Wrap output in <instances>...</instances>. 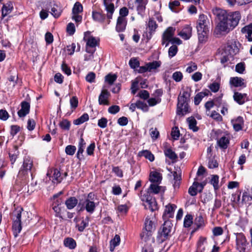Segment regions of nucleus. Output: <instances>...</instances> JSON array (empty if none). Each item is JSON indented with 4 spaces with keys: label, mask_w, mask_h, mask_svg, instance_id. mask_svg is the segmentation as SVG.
Returning <instances> with one entry per match:
<instances>
[{
    "label": "nucleus",
    "mask_w": 252,
    "mask_h": 252,
    "mask_svg": "<svg viewBox=\"0 0 252 252\" xmlns=\"http://www.w3.org/2000/svg\"><path fill=\"white\" fill-rule=\"evenodd\" d=\"M213 13L219 21L217 26L220 32H229L239 24L241 18L239 11L228 13L226 10L216 7L213 9Z\"/></svg>",
    "instance_id": "obj_1"
},
{
    "label": "nucleus",
    "mask_w": 252,
    "mask_h": 252,
    "mask_svg": "<svg viewBox=\"0 0 252 252\" xmlns=\"http://www.w3.org/2000/svg\"><path fill=\"white\" fill-rule=\"evenodd\" d=\"M22 211L23 209L20 208H17L13 212L12 230L15 237H17L22 230L21 217Z\"/></svg>",
    "instance_id": "obj_2"
},
{
    "label": "nucleus",
    "mask_w": 252,
    "mask_h": 252,
    "mask_svg": "<svg viewBox=\"0 0 252 252\" xmlns=\"http://www.w3.org/2000/svg\"><path fill=\"white\" fill-rule=\"evenodd\" d=\"M172 227V224L170 220L165 221L157 236V241L158 243H162L169 239Z\"/></svg>",
    "instance_id": "obj_3"
},
{
    "label": "nucleus",
    "mask_w": 252,
    "mask_h": 252,
    "mask_svg": "<svg viewBox=\"0 0 252 252\" xmlns=\"http://www.w3.org/2000/svg\"><path fill=\"white\" fill-rule=\"evenodd\" d=\"M33 160L29 156L25 157L23 159V164L21 166L18 173V176L19 178H23L27 176L29 173L32 175L33 170Z\"/></svg>",
    "instance_id": "obj_4"
},
{
    "label": "nucleus",
    "mask_w": 252,
    "mask_h": 252,
    "mask_svg": "<svg viewBox=\"0 0 252 252\" xmlns=\"http://www.w3.org/2000/svg\"><path fill=\"white\" fill-rule=\"evenodd\" d=\"M155 230V225L151 218L147 217L145 219L144 227L140 234L141 239H147V238H154L152 234Z\"/></svg>",
    "instance_id": "obj_5"
},
{
    "label": "nucleus",
    "mask_w": 252,
    "mask_h": 252,
    "mask_svg": "<svg viewBox=\"0 0 252 252\" xmlns=\"http://www.w3.org/2000/svg\"><path fill=\"white\" fill-rule=\"evenodd\" d=\"M139 195L146 209H149L152 211L157 209V204L156 201L148 192L143 194V191L141 190Z\"/></svg>",
    "instance_id": "obj_6"
},
{
    "label": "nucleus",
    "mask_w": 252,
    "mask_h": 252,
    "mask_svg": "<svg viewBox=\"0 0 252 252\" xmlns=\"http://www.w3.org/2000/svg\"><path fill=\"white\" fill-rule=\"evenodd\" d=\"M95 196V194L94 193H89L82 204L84 207L83 209H85L88 213L90 214L94 212L97 205L94 200Z\"/></svg>",
    "instance_id": "obj_7"
},
{
    "label": "nucleus",
    "mask_w": 252,
    "mask_h": 252,
    "mask_svg": "<svg viewBox=\"0 0 252 252\" xmlns=\"http://www.w3.org/2000/svg\"><path fill=\"white\" fill-rule=\"evenodd\" d=\"M236 248L239 252H247L246 248L249 243L243 233H236Z\"/></svg>",
    "instance_id": "obj_8"
},
{
    "label": "nucleus",
    "mask_w": 252,
    "mask_h": 252,
    "mask_svg": "<svg viewBox=\"0 0 252 252\" xmlns=\"http://www.w3.org/2000/svg\"><path fill=\"white\" fill-rule=\"evenodd\" d=\"M190 94L188 91H184L182 95L178 97V104L177 110H189V98Z\"/></svg>",
    "instance_id": "obj_9"
},
{
    "label": "nucleus",
    "mask_w": 252,
    "mask_h": 252,
    "mask_svg": "<svg viewBox=\"0 0 252 252\" xmlns=\"http://www.w3.org/2000/svg\"><path fill=\"white\" fill-rule=\"evenodd\" d=\"M209 21L207 16L203 14H200L197 22V31L203 32L204 30H209Z\"/></svg>",
    "instance_id": "obj_10"
},
{
    "label": "nucleus",
    "mask_w": 252,
    "mask_h": 252,
    "mask_svg": "<svg viewBox=\"0 0 252 252\" xmlns=\"http://www.w3.org/2000/svg\"><path fill=\"white\" fill-rule=\"evenodd\" d=\"M175 31V29L172 27H169L165 30L162 35V45H165V47L168 46L169 42L174 34Z\"/></svg>",
    "instance_id": "obj_11"
},
{
    "label": "nucleus",
    "mask_w": 252,
    "mask_h": 252,
    "mask_svg": "<svg viewBox=\"0 0 252 252\" xmlns=\"http://www.w3.org/2000/svg\"><path fill=\"white\" fill-rule=\"evenodd\" d=\"M84 39L87 41L86 52L94 54L95 51L96 46L99 44V41H97L95 38L93 36H91L87 40L84 37Z\"/></svg>",
    "instance_id": "obj_12"
},
{
    "label": "nucleus",
    "mask_w": 252,
    "mask_h": 252,
    "mask_svg": "<svg viewBox=\"0 0 252 252\" xmlns=\"http://www.w3.org/2000/svg\"><path fill=\"white\" fill-rule=\"evenodd\" d=\"M163 150L164 155L173 161H175L178 158L177 154L172 150L170 145L165 142L163 144Z\"/></svg>",
    "instance_id": "obj_13"
},
{
    "label": "nucleus",
    "mask_w": 252,
    "mask_h": 252,
    "mask_svg": "<svg viewBox=\"0 0 252 252\" xmlns=\"http://www.w3.org/2000/svg\"><path fill=\"white\" fill-rule=\"evenodd\" d=\"M103 4L107 12L106 16L108 19L107 24H109L110 19L112 18V16L115 11L114 4L112 2V0H103Z\"/></svg>",
    "instance_id": "obj_14"
},
{
    "label": "nucleus",
    "mask_w": 252,
    "mask_h": 252,
    "mask_svg": "<svg viewBox=\"0 0 252 252\" xmlns=\"http://www.w3.org/2000/svg\"><path fill=\"white\" fill-rule=\"evenodd\" d=\"M74 221L76 223V227L78 231L83 232L85 228L89 225V218L87 217L85 219L80 218H75Z\"/></svg>",
    "instance_id": "obj_15"
},
{
    "label": "nucleus",
    "mask_w": 252,
    "mask_h": 252,
    "mask_svg": "<svg viewBox=\"0 0 252 252\" xmlns=\"http://www.w3.org/2000/svg\"><path fill=\"white\" fill-rule=\"evenodd\" d=\"M47 5L46 8L49 10V7H51V14L54 18H58L61 16L62 13V9L55 2H49L47 3Z\"/></svg>",
    "instance_id": "obj_16"
},
{
    "label": "nucleus",
    "mask_w": 252,
    "mask_h": 252,
    "mask_svg": "<svg viewBox=\"0 0 252 252\" xmlns=\"http://www.w3.org/2000/svg\"><path fill=\"white\" fill-rule=\"evenodd\" d=\"M178 35L184 40L189 39L192 35V27L189 25H186Z\"/></svg>",
    "instance_id": "obj_17"
},
{
    "label": "nucleus",
    "mask_w": 252,
    "mask_h": 252,
    "mask_svg": "<svg viewBox=\"0 0 252 252\" xmlns=\"http://www.w3.org/2000/svg\"><path fill=\"white\" fill-rule=\"evenodd\" d=\"M127 21L125 18L118 17L117 20L116 31L118 32H124L126 28Z\"/></svg>",
    "instance_id": "obj_18"
},
{
    "label": "nucleus",
    "mask_w": 252,
    "mask_h": 252,
    "mask_svg": "<svg viewBox=\"0 0 252 252\" xmlns=\"http://www.w3.org/2000/svg\"><path fill=\"white\" fill-rule=\"evenodd\" d=\"M135 3L137 4L136 10L138 14L143 15L145 11L148 0H135Z\"/></svg>",
    "instance_id": "obj_19"
},
{
    "label": "nucleus",
    "mask_w": 252,
    "mask_h": 252,
    "mask_svg": "<svg viewBox=\"0 0 252 252\" xmlns=\"http://www.w3.org/2000/svg\"><path fill=\"white\" fill-rule=\"evenodd\" d=\"M145 241V244L142 248V252H153V246L155 240L154 238H147V239H142Z\"/></svg>",
    "instance_id": "obj_20"
},
{
    "label": "nucleus",
    "mask_w": 252,
    "mask_h": 252,
    "mask_svg": "<svg viewBox=\"0 0 252 252\" xmlns=\"http://www.w3.org/2000/svg\"><path fill=\"white\" fill-rule=\"evenodd\" d=\"M109 95L110 94L107 90H102L98 97L99 103L100 104L108 105L109 103L108 98Z\"/></svg>",
    "instance_id": "obj_21"
},
{
    "label": "nucleus",
    "mask_w": 252,
    "mask_h": 252,
    "mask_svg": "<svg viewBox=\"0 0 252 252\" xmlns=\"http://www.w3.org/2000/svg\"><path fill=\"white\" fill-rule=\"evenodd\" d=\"M244 80L241 77H233L230 79V84L235 87H246V84L244 83Z\"/></svg>",
    "instance_id": "obj_22"
},
{
    "label": "nucleus",
    "mask_w": 252,
    "mask_h": 252,
    "mask_svg": "<svg viewBox=\"0 0 252 252\" xmlns=\"http://www.w3.org/2000/svg\"><path fill=\"white\" fill-rule=\"evenodd\" d=\"M13 9V3L8 1L7 3L3 4L1 8V16L2 18L5 17L10 13Z\"/></svg>",
    "instance_id": "obj_23"
},
{
    "label": "nucleus",
    "mask_w": 252,
    "mask_h": 252,
    "mask_svg": "<svg viewBox=\"0 0 252 252\" xmlns=\"http://www.w3.org/2000/svg\"><path fill=\"white\" fill-rule=\"evenodd\" d=\"M92 18L93 20L97 22L103 23L106 19V15L102 11H93Z\"/></svg>",
    "instance_id": "obj_24"
},
{
    "label": "nucleus",
    "mask_w": 252,
    "mask_h": 252,
    "mask_svg": "<svg viewBox=\"0 0 252 252\" xmlns=\"http://www.w3.org/2000/svg\"><path fill=\"white\" fill-rule=\"evenodd\" d=\"M176 207V206L174 204H169L166 205L164 210L163 218H173L174 216V212Z\"/></svg>",
    "instance_id": "obj_25"
},
{
    "label": "nucleus",
    "mask_w": 252,
    "mask_h": 252,
    "mask_svg": "<svg viewBox=\"0 0 252 252\" xmlns=\"http://www.w3.org/2000/svg\"><path fill=\"white\" fill-rule=\"evenodd\" d=\"M162 175L157 171H152L151 172L149 180L153 183L159 184L162 180Z\"/></svg>",
    "instance_id": "obj_26"
},
{
    "label": "nucleus",
    "mask_w": 252,
    "mask_h": 252,
    "mask_svg": "<svg viewBox=\"0 0 252 252\" xmlns=\"http://www.w3.org/2000/svg\"><path fill=\"white\" fill-rule=\"evenodd\" d=\"M234 99L239 104H243L247 100V94L235 92L233 95Z\"/></svg>",
    "instance_id": "obj_27"
},
{
    "label": "nucleus",
    "mask_w": 252,
    "mask_h": 252,
    "mask_svg": "<svg viewBox=\"0 0 252 252\" xmlns=\"http://www.w3.org/2000/svg\"><path fill=\"white\" fill-rule=\"evenodd\" d=\"M226 50L228 51V54L231 56L235 55L239 51V49L237 46V42L236 41H234V43H231L230 45H228Z\"/></svg>",
    "instance_id": "obj_28"
},
{
    "label": "nucleus",
    "mask_w": 252,
    "mask_h": 252,
    "mask_svg": "<svg viewBox=\"0 0 252 252\" xmlns=\"http://www.w3.org/2000/svg\"><path fill=\"white\" fill-rule=\"evenodd\" d=\"M63 245L70 250L74 249L77 246L76 241L71 237L65 238L63 240Z\"/></svg>",
    "instance_id": "obj_29"
},
{
    "label": "nucleus",
    "mask_w": 252,
    "mask_h": 252,
    "mask_svg": "<svg viewBox=\"0 0 252 252\" xmlns=\"http://www.w3.org/2000/svg\"><path fill=\"white\" fill-rule=\"evenodd\" d=\"M157 184H152L148 189L151 192L155 194H157L160 192H163L165 190V187L159 186Z\"/></svg>",
    "instance_id": "obj_30"
},
{
    "label": "nucleus",
    "mask_w": 252,
    "mask_h": 252,
    "mask_svg": "<svg viewBox=\"0 0 252 252\" xmlns=\"http://www.w3.org/2000/svg\"><path fill=\"white\" fill-rule=\"evenodd\" d=\"M187 121L190 129H191L193 132H196L198 130L199 128L196 126V120L193 117L188 118Z\"/></svg>",
    "instance_id": "obj_31"
},
{
    "label": "nucleus",
    "mask_w": 252,
    "mask_h": 252,
    "mask_svg": "<svg viewBox=\"0 0 252 252\" xmlns=\"http://www.w3.org/2000/svg\"><path fill=\"white\" fill-rule=\"evenodd\" d=\"M209 183L213 186L215 190H217L220 189L219 176L218 175H212Z\"/></svg>",
    "instance_id": "obj_32"
},
{
    "label": "nucleus",
    "mask_w": 252,
    "mask_h": 252,
    "mask_svg": "<svg viewBox=\"0 0 252 252\" xmlns=\"http://www.w3.org/2000/svg\"><path fill=\"white\" fill-rule=\"evenodd\" d=\"M121 241L120 237L119 235H115L113 239L110 241V251L113 252L116 247L119 245Z\"/></svg>",
    "instance_id": "obj_33"
},
{
    "label": "nucleus",
    "mask_w": 252,
    "mask_h": 252,
    "mask_svg": "<svg viewBox=\"0 0 252 252\" xmlns=\"http://www.w3.org/2000/svg\"><path fill=\"white\" fill-rule=\"evenodd\" d=\"M241 32L243 33H247L248 35L246 36V37L248 38V41H252V24L243 27L241 30Z\"/></svg>",
    "instance_id": "obj_34"
},
{
    "label": "nucleus",
    "mask_w": 252,
    "mask_h": 252,
    "mask_svg": "<svg viewBox=\"0 0 252 252\" xmlns=\"http://www.w3.org/2000/svg\"><path fill=\"white\" fill-rule=\"evenodd\" d=\"M78 203V200L75 197H70L65 202V204L68 209L74 208Z\"/></svg>",
    "instance_id": "obj_35"
},
{
    "label": "nucleus",
    "mask_w": 252,
    "mask_h": 252,
    "mask_svg": "<svg viewBox=\"0 0 252 252\" xmlns=\"http://www.w3.org/2000/svg\"><path fill=\"white\" fill-rule=\"evenodd\" d=\"M208 32L209 30H204L203 32H197L198 41L200 43H204L207 41Z\"/></svg>",
    "instance_id": "obj_36"
},
{
    "label": "nucleus",
    "mask_w": 252,
    "mask_h": 252,
    "mask_svg": "<svg viewBox=\"0 0 252 252\" xmlns=\"http://www.w3.org/2000/svg\"><path fill=\"white\" fill-rule=\"evenodd\" d=\"M217 143L220 148L225 149L227 148L229 140L227 137L224 136L218 140Z\"/></svg>",
    "instance_id": "obj_37"
},
{
    "label": "nucleus",
    "mask_w": 252,
    "mask_h": 252,
    "mask_svg": "<svg viewBox=\"0 0 252 252\" xmlns=\"http://www.w3.org/2000/svg\"><path fill=\"white\" fill-rule=\"evenodd\" d=\"M139 155L141 157H144L148 159L150 161H153L155 159L154 155L149 151L143 150L139 153Z\"/></svg>",
    "instance_id": "obj_38"
},
{
    "label": "nucleus",
    "mask_w": 252,
    "mask_h": 252,
    "mask_svg": "<svg viewBox=\"0 0 252 252\" xmlns=\"http://www.w3.org/2000/svg\"><path fill=\"white\" fill-rule=\"evenodd\" d=\"M180 5V2L178 0L170 1L169 2V8L173 12L178 13L180 10L177 7Z\"/></svg>",
    "instance_id": "obj_39"
},
{
    "label": "nucleus",
    "mask_w": 252,
    "mask_h": 252,
    "mask_svg": "<svg viewBox=\"0 0 252 252\" xmlns=\"http://www.w3.org/2000/svg\"><path fill=\"white\" fill-rule=\"evenodd\" d=\"M161 63L160 61H154L152 62H149L147 63L148 65L149 72L152 71L154 69H157L160 66Z\"/></svg>",
    "instance_id": "obj_40"
},
{
    "label": "nucleus",
    "mask_w": 252,
    "mask_h": 252,
    "mask_svg": "<svg viewBox=\"0 0 252 252\" xmlns=\"http://www.w3.org/2000/svg\"><path fill=\"white\" fill-rule=\"evenodd\" d=\"M194 223L197 226L196 229L194 231L203 227L204 226V221L202 216L201 215L197 216L194 219Z\"/></svg>",
    "instance_id": "obj_41"
},
{
    "label": "nucleus",
    "mask_w": 252,
    "mask_h": 252,
    "mask_svg": "<svg viewBox=\"0 0 252 252\" xmlns=\"http://www.w3.org/2000/svg\"><path fill=\"white\" fill-rule=\"evenodd\" d=\"M83 7L80 2H76L72 9V14H79L83 12Z\"/></svg>",
    "instance_id": "obj_42"
},
{
    "label": "nucleus",
    "mask_w": 252,
    "mask_h": 252,
    "mask_svg": "<svg viewBox=\"0 0 252 252\" xmlns=\"http://www.w3.org/2000/svg\"><path fill=\"white\" fill-rule=\"evenodd\" d=\"M63 177L61 176V172L57 169H55L54 171L53 180L55 183L57 184L61 182Z\"/></svg>",
    "instance_id": "obj_43"
},
{
    "label": "nucleus",
    "mask_w": 252,
    "mask_h": 252,
    "mask_svg": "<svg viewBox=\"0 0 252 252\" xmlns=\"http://www.w3.org/2000/svg\"><path fill=\"white\" fill-rule=\"evenodd\" d=\"M207 112V115L208 116H209L210 117H211L214 120L220 122L222 121V118L221 116L218 113L217 111H206Z\"/></svg>",
    "instance_id": "obj_44"
},
{
    "label": "nucleus",
    "mask_w": 252,
    "mask_h": 252,
    "mask_svg": "<svg viewBox=\"0 0 252 252\" xmlns=\"http://www.w3.org/2000/svg\"><path fill=\"white\" fill-rule=\"evenodd\" d=\"M89 115L87 113H84L79 118L74 121V124L75 125H80L89 120Z\"/></svg>",
    "instance_id": "obj_45"
},
{
    "label": "nucleus",
    "mask_w": 252,
    "mask_h": 252,
    "mask_svg": "<svg viewBox=\"0 0 252 252\" xmlns=\"http://www.w3.org/2000/svg\"><path fill=\"white\" fill-rule=\"evenodd\" d=\"M193 223V217L190 214L185 216L184 220V226L185 227H189Z\"/></svg>",
    "instance_id": "obj_46"
},
{
    "label": "nucleus",
    "mask_w": 252,
    "mask_h": 252,
    "mask_svg": "<svg viewBox=\"0 0 252 252\" xmlns=\"http://www.w3.org/2000/svg\"><path fill=\"white\" fill-rule=\"evenodd\" d=\"M117 76L115 74L109 73L105 77V81L107 82L109 85H112L116 80Z\"/></svg>",
    "instance_id": "obj_47"
},
{
    "label": "nucleus",
    "mask_w": 252,
    "mask_h": 252,
    "mask_svg": "<svg viewBox=\"0 0 252 252\" xmlns=\"http://www.w3.org/2000/svg\"><path fill=\"white\" fill-rule=\"evenodd\" d=\"M85 145L86 142L82 138H81L79 140L78 150L77 153V157L78 158H80V155L83 154Z\"/></svg>",
    "instance_id": "obj_48"
},
{
    "label": "nucleus",
    "mask_w": 252,
    "mask_h": 252,
    "mask_svg": "<svg viewBox=\"0 0 252 252\" xmlns=\"http://www.w3.org/2000/svg\"><path fill=\"white\" fill-rule=\"evenodd\" d=\"M148 25L150 31L152 32H155L156 29L158 28V24L153 18L149 19Z\"/></svg>",
    "instance_id": "obj_49"
},
{
    "label": "nucleus",
    "mask_w": 252,
    "mask_h": 252,
    "mask_svg": "<svg viewBox=\"0 0 252 252\" xmlns=\"http://www.w3.org/2000/svg\"><path fill=\"white\" fill-rule=\"evenodd\" d=\"M129 65L132 69H136L140 65L139 61L135 58H132L129 61Z\"/></svg>",
    "instance_id": "obj_50"
},
{
    "label": "nucleus",
    "mask_w": 252,
    "mask_h": 252,
    "mask_svg": "<svg viewBox=\"0 0 252 252\" xmlns=\"http://www.w3.org/2000/svg\"><path fill=\"white\" fill-rule=\"evenodd\" d=\"M172 78L176 82H179L183 78V73L181 71H176L173 73Z\"/></svg>",
    "instance_id": "obj_51"
},
{
    "label": "nucleus",
    "mask_w": 252,
    "mask_h": 252,
    "mask_svg": "<svg viewBox=\"0 0 252 252\" xmlns=\"http://www.w3.org/2000/svg\"><path fill=\"white\" fill-rule=\"evenodd\" d=\"M171 135L174 140H177L179 139L180 133L178 127H174L172 128Z\"/></svg>",
    "instance_id": "obj_52"
},
{
    "label": "nucleus",
    "mask_w": 252,
    "mask_h": 252,
    "mask_svg": "<svg viewBox=\"0 0 252 252\" xmlns=\"http://www.w3.org/2000/svg\"><path fill=\"white\" fill-rule=\"evenodd\" d=\"M150 134L152 139L153 140H155L158 138L159 133L157 128L152 127L150 129Z\"/></svg>",
    "instance_id": "obj_53"
},
{
    "label": "nucleus",
    "mask_w": 252,
    "mask_h": 252,
    "mask_svg": "<svg viewBox=\"0 0 252 252\" xmlns=\"http://www.w3.org/2000/svg\"><path fill=\"white\" fill-rule=\"evenodd\" d=\"M245 70V64L244 62L237 63L235 66V71L240 74L244 72Z\"/></svg>",
    "instance_id": "obj_54"
},
{
    "label": "nucleus",
    "mask_w": 252,
    "mask_h": 252,
    "mask_svg": "<svg viewBox=\"0 0 252 252\" xmlns=\"http://www.w3.org/2000/svg\"><path fill=\"white\" fill-rule=\"evenodd\" d=\"M178 52V47L176 45H173L171 46L168 50V56L170 58L175 56Z\"/></svg>",
    "instance_id": "obj_55"
},
{
    "label": "nucleus",
    "mask_w": 252,
    "mask_h": 252,
    "mask_svg": "<svg viewBox=\"0 0 252 252\" xmlns=\"http://www.w3.org/2000/svg\"><path fill=\"white\" fill-rule=\"evenodd\" d=\"M66 32L70 35H72L75 32V27L74 24L72 23H69L67 25Z\"/></svg>",
    "instance_id": "obj_56"
},
{
    "label": "nucleus",
    "mask_w": 252,
    "mask_h": 252,
    "mask_svg": "<svg viewBox=\"0 0 252 252\" xmlns=\"http://www.w3.org/2000/svg\"><path fill=\"white\" fill-rule=\"evenodd\" d=\"M62 70L67 75H70L71 74V70L68 65L64 62H63L62 64Z\"/></svg>",
    "instance_id": "obj_57"
},
{
    "label": "nucleus",
    "mask_w": 252,
    "mask_h": 252,
    "mask_svg": "<svg viewBox=\"0 0 252 252\" xmlns=\"http://www.w3.org/2000/svg\"><path fill=\"white\" fill-rule=\"evenodd\" d=\"M161 101V98H150L147 100L148 105L150 106H153L156 105L157 104L159 103Z\"/></svg>",
    "instance_id": "obj_58"
},
{
    "label": "nucleus",
    "mask_w": 252,
    "mask_h": 252,
    "mask_svg": "<svg viewBox=\"0 0 252 252\" xmlns=\"http://www.w3.org/2000/svg\"><path fill=\"white\" fill-rule=\"evenodd\" d=\"M76 148L75 146L72 145H68L65 148V153L67 155L72 156L74 154Z\"/></svg>",
    "instance_id": "obj_59"
},
{
    "label": "nucleus",
    "mask_w": 252,
    "mask_h": 252,
    "mask_svg": "<svg viewBox=\"0 0 252 252\" xmlns=\"http://www.w3.org/2000/svg\"><path fill=\"white\" fill-rule=\"evenodd\" d=\"M209 88L211 90L212 92L214 93H216L220 89V84L219 83L214 82L210 84V85L209 86Z\"/></svg>",
    "instance_id": "obj_60"
},
{
    "label": "nucleus",
    "mask_w": 252,
    "mask_h": 252,
    "mask_svg": "<svg viewBox=\"0 0 252 252\" xmlns=\"http://www.w3.org/2000/svg\"><path fill=\"white\" fill-rule=\"evenodd\" d=\"M60 126L63 129L68 130L70 126V123L67 120H63L60 122Z\"/></svg>",
    "instance_id": "obj_61"
},
{
    "label": "nucleus",
    "mask_w": 252,
    "mask_h": 252,
    "mask_svg": "<svg viewBox=\"0 0 252 252\" xmlns=\"http://www.w3.org/2000/svg\"><path fill=\"white\" fill-rule=\"evenodd\" d=\"M20 130V127L18 125H12L10 126V134L14 136Z\"/></svg>",
    "instance_id": "obj_62"
},
{
    "label": "nucleus",
    "mask_w": 252,
    "mask_h": 252,
    "mask_svg": "<svg viewBox=\"0 0 252 252\" xmlns=\"http://www.w3.org/2000/svg\"><path fill=\"white\" fill-rule=\"evenodd\" d=\"M195 185L194 182L189 189V193L191 196H195L197 193L198 189Z\"/></svg>",
    "instance_id": "obj_63"
},
{
    "label": "nucleus",
    "mask_w": 252,
    "mask_h": 252,
    "mask_svg": "<svg viewBox=\"0 0 252 252\" xmlns=\"http://www.w3.org/2000/svg\"><path fill=\"white\" fill-rule=\"evenodd\" d=\"M95 74L94 72H89L86 76V80L89 83L94 82Z\"/></svg>",
    "instance_id": "obj_64"
}]
</instances>
